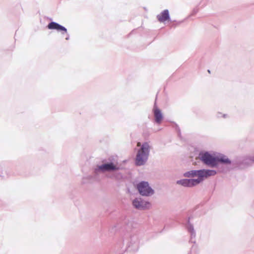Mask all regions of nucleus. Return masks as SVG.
I'll return each instance as SVG.
<instances>
[{
  "label": "nucleus",
  "instance_id": "1",
  "mask_svg": "<svg viewBox=\"0 0 254 254\" xmlns=\"http://www.w3.org/2000/svg\"><path fill=\"white\" fill-rule=\"evenodd\" d=\"M199 159L205 164L214 167L218 162L230 164V160L223 155H213L207 152H201L199 154Z\"/></svg>",
  "mask_w": 254,
  "mask_h": 254
},
{
  "label": "nucleus",
  "instance_id": "2",
  "mask_svg": "<svg viewBox=\"0 0 254 254\" xmlns=\"http://www.w3.org/2000/svg\"><path fill=\"white\" fill-rule=\"evenodd\" d=\"M137 146L140 147L138 150L135 159V164L137 166L144 165L147 161L149 153V145L148 143H143L142 145L138 142Z\"/></svg>",
  "mask_w": 254,
  "mask_h": 254
},
{
  "label": "nucleus",
  "instance_id": "3",
  "mask_svg": "<svg viewBox=\"0 0 254 254\" xmlns=\"http://www.w3.org/2000/svg\"><path fill=\"white\" fill-rule=\"evenodd\" d=\"M136 188L139 193L142 196H149L153 195L154 190L149 186L147 182L142 181L139 183Z\"/></svg>",
  "mask_w": 254,
  "mask_h": 254
},
{
  "label": "nucleus",
  "instance_id": "4",
  "mask_svg": "<svg viewBox=\"0 0 254 254\" xmlns=\"http://www.w3.org/2000/svg\"><path fill=\"white\" fill-rule=\"evenodd\" d=\"M133 206L138 209H149L151 207V203L147 201L142 199L140 198H137L132 201Z\"/></svg>",
  "mask_w": 254,
  "mask_h": 254
},
{
  "label": "nucleus",
  "instance_id": "5",
  "mask_svg": "<svg viewBox=\"0 0 254 254\" xmlns=\"http://www.w3.org/2000/svg\"><path fill=\"white\" fill-rule=\"evenodd\" d=\"M216 172L213 170H197L198 178L195 180H199V183H201L204 179L210 176L216 175Z\"/></svg>",
  "mask_w": 254,
  "mask_h": 254
},
{
  "label": "nucleus",
  "instance_id": "6",
  "mask_svg": "<svg viewBox=\"0 0 254 254\" xmlns=\"http://www.w3.org/2000/svg\"><path fill=\"white\" fill-rule=\"evenodd\" d=\"M199 180H195V179H185L177 181L176 183L185 187L191 188L199 184Z\"/></svg>",
  "mask_w": 254,
  "mask_h": 254
},
{
  "label": "nucleus",
  "instance_id": "7",
  "mask_svg": "<svg viewBox=\"0 0 254 254\" xmlns=\"http://www.w3.org/2000/svg\"><path fill=\"white\" fill-rule=\"evenodd\" d=\"M119 167L113 163L102 164L98 167L96 171L105 172L118 170Z\"/></svg>",
  "mask_w": 254,
  "mask_h": 254
},
{
  "label": "nucleus",
  "instance_id": "8",
  "mask_svg": "<svg viewBox=\"0 0 254 254\" xmlns=\"http://www.w3.org/2000/svg\"><path fill=\"white\" fill-rule=\"evenodd\" d=\"M154 114L156 122L160 124L163 119V115L161 111L156 107V104H155L154 107Z\"/></svg>",
  "mask_w": 254,
  "mask_h": 254
},
{
  "label": "nucleus",
  "instance_id": "9",
  "mask_svg": "<svg viewBox=\"0 0 254 254\" xmlns=\"http://www.w3.org/2000/svg\"><path fill=\"white\" fill-rule=\"evenodd\" d=\"M48 27L49 29H56L58 31H63L64 33L66 32V29L65 27L54 22L50 23Z\"/></svg>",
  "mask_w": 254,
  "mask_h": 254
},
{
  "label": "nucleus",
  "instance_id": "10",
  "mask_svg": "<svg viewBox=\"0 0 254 254\" xmlns=\"http://www.w3.org/2000/svg\"><path fill=\"white\" fill-rule=\"evenodd\" d=\"M158 20L160 22H164L169 19V11L168 10H164L160 14L157 15Z\"/></svg>",
  "mask_w": 254,
  "mask_h": 254
},
{
  "label": "nucleus",
  "instance_id": "11",
  "mask_svg": "<svg viewBox=\"0 0 254 254\" xmlns=\"http://www.w3.org/2000/svg\"><path fill=\"white\" fill-rule=\"evenodd\" d=\"M184 176L187 178L194 177L197 176V170H191L184 174Z\"/></svg>",
  "mask_w": 254,
  "mask_h": 254
},
{
  "label": "nucleus",
  "instance_id": "12",
  "mask_svg": "<svg viewBox=\"0 0 254 254\" xmlns=\"http://www.w3.org/2000/svg\"><path fill=\"white\" fill-rule=\"evenodd\" d=\"M188 230L191 233H192L193 232V228L192 226L191 225L189 226Z\"/></svg>",
  "mask_w": 254,
  "mask_h": 254
},
{
  "label": "nucleus",
  "instance_id": "13",
  "mask_svg": "<svg viewBox=\"0 0 254 254\" xmlns=\"http://www.w3.org/2000/svg\"><path fill=\"white\" fill-rule=\"evenodd\" d=\"M188 230L191 233H192L193 232V228L192 226L191 225L189 226Z\"/></svg>",
  "mask_w": 254,
  "mask_h": 254
}]
</instances>
